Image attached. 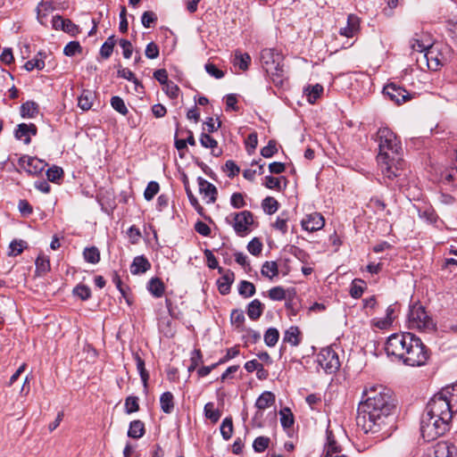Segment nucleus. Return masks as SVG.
Returning <instances> with one entry per match:
<instances>
[{"label": "nucleus", "instance_id": "obj_1", "mask_svg": "<svg viewBox=\"0 0 457 457\" xmlns=\"http://www.w3.org/2000/svg\"><path fill=\"white\" fill-rule=\"evenodd\" d=\"M365 399L359 403L356 425L365 434H377L387 424L395 408L391 389L370 384L363 391Z\"/></svg>", "mask_w": 457, "mask_h": 457}, {"label": "nucleus", "instance_id": "obj_2", "mask_svg": "<svg viewBox=\"0 0 457 457\" xmlns=\"http://www.w3.org/2000/svg\"><path fill=\"white\" fill-rule=\"evenodd\" d=\"M448 391L441 390L428 402L426 412L421 418L420 432L426 441H432L443 436L449 429V423L457 408L446 398Z\"/></svg>", "mask_w": 457, "mask_h": 457}, {"label": "nucleus", "instance_id": "obj_3", "mask_svg": "<svg viewBox=\"0 0 457 457\" xmlns=\"http://www.w3.org/2000/svg\"><path fill=\"white\" fill-rule=\"evenodd\" d=\"M379 153L377 156L378 167L389 180L399 177L403 161L400 157L401 143L396 135L388 128H380L377 132Z\"/></svg>", "mask_w": 457, "mask_h": 457}, {"label": "nucleus", "instance_id": "obj_4", "mask_svg": "<svg viewBox=\"0 0 457 457\" xmlns=\"http://www.w3.org/2000/svg\"><path fill=\"white\" fill-rule=\"evenodd\" d=\"M282 56L274 49L266 48L261 52V62L263 69L270 74L275 83L282 81L283 65H281Z\"/></svg>", "mask_w": 457, "mask_h": 457}, {"label": "nucleus", "instance_id": "obj_5", "mask_svg": "<svg viewBox=\"0 0 457 457\" xmlns=\"http://www.w3.org/2000/svg\"><path fill=\"white\" fill-rule=\"evenodd\" d=\"M429 358L428 351L422 341L415 336L409 345L406 355L401 358L403 363L411 367H420L427 363Z\"/></svg>", "mask_w": 457, "mask_h": 457}, {"label": "nucleus", "instance_id": "obj_6", "mask_svg": "<svg viewBox=\"0 0 457 457\" xmlns=\"http://www.w3.org/2000/svg\"><path fill=\"white\" fill-rule=\"evenodd\" d=\"M415 335L405 333H395L391 335L386 343V352L387 355H392L399 360L406 355L409 345L413 342Z\"/></svg>", "mask_w": 457, "mask_h": 457}, {"label": "nucleus", "instance_id": "obj_7", "mask_svg": "<svg viewBox=\"0 0 457 457\" xmlns=\"http://www.w3.org/2000/svg\"><path fill=\"white\" fill-rule=\"evenodd\" d=\"M408 325L410 328L419 330H432L434 323L432 319L428 315L425 309L419 304H413L408 314Z\"/></svg>", "mask_w": 457, "mask_h": 457}, {"label": "nucleus", "instance_id": "obj_8", "mask_svg": "<svg viewBox=\"0 0 457 457\" xmlns=\"http://www.w3.org/2000/svg\"><path fill=\"white\" fill-rule=\"evenodd\" d=\"M236 234L245 237L251 231L253 223V215L250 211H243L233 214V222H229Z\"/></svg>", "mask_w": 457, "mask_h": 457}, {"label": "nucleus", "instance_id": "obj_9", "mask_svg": "<svg viewBox=\"0 0 457 457\" xmlns=\"http://www.w3.org/2000/svg\"><path fill=\"white\" fill-rule=\"evenodd\" d=\"M317 362L320 369L326 371H338L340 361L337 353L330 349H322L317 356Z\"/></svg>", "mask_w": 457, "mask_h": 457}, {"label": "nucleus", "instance_id": "obj_10", "mask_svg": "<svg viewBox=\"0 0 457 457\" xmlns=\"http://www.w3.org/2000/svg\"><path fill=\"white\" fill-rule=\"evenodd\" d=\"M424 457H457V447L450 442L441 441L428 448Z\"/></svg>", "mask_w": 457, "mask_h": 457}, {"label": "nucleus", "instance_id": "obj_11", "mask_svg": "<svg viewBox=\"0 0 457 457\" xmlns=\"http://www.w3.org/2000/svg\"><path fill=\"white\" fill-rule=\"evenodd\" d=\"M383 92L391 101L395 102L398 105L411 99V94L395 83L387 84L384 87Z\"/></svg>", "mask_w": 457, "mask_h": 457}, {"label": "nucleus", "instance_id": "obj_12", "mask_svg": "<svg viewBox=\"0 0 457 457\" xmlns=\"http://www.w3.org/2000/svg\"><path fill=\"white\" fill-rule=\"evenodd\" d=\"M423 57L428 67L433 71H437L446 62L445 56L440 52L439 46L435 44L427 49Z\"/></svg>", "mask_w": 457, "mask_h": 457}, {"label": "nucleus", "instance_id": "obj_13", "mask_svg": "<svg viewBox=\"0 0 457 457\" xmlns=\"http://www.w3.org/2000/svg\"><path fill=\"white\" fill-rule=\"evenodd\" d=\"M19 164L29 174L31 175L40 174L46 165V162L42 160L28 155L21 157L19 160Z\"/></svg>", "mask_w": 457, "mask_h": 457}, {"label": "nucleus", "instance_id": "obj_14", "mask_svg": "<svg viewBox=\"0 0 457 457\" xmlns=\"http://www.w3.org/2000/svg\"><path fill=\"white\" fill-rule=\"evenodd\" d=\"M302 228L309 232L321 229L325 225L323 216L319 212L307 214L301 221Z\"/></svg>", "mask_w": 457, "mask_h": 457}, {"label": "nucleus", "instance_id": "obj_15", "mask_svg": "<svg viewBox=\"0 0 457 457\" xmlns=\"http://www.w3.org/2000/svg\"><path fill=\"white\" fill-rule=\"evenodd\" d=\"M218 272L222 275L217 280L219 292L222 295H226L230 292L231 285L235 280V273L230 270H224L223 268H218Z\"/></svg>", "mask_w": 457, "mask_h": 457}, {"label": "nucleus", "instance_id": "obj_16", "mask_svg": "<svg viewBox=\"0 0 457 457\" xmlns=\"http://www.w3.org/2000/svg\"><path fill=\"white\" fill-rule=\"evenodd\" d=\"M199 192L204 198L207 204H213L217 199L218 190L216 187L204 179L202 177L197 179Z\"/></svg>", "mask_w": 457, "mask_h": 457}, {"label": "nucleus", "instance_id": "obj_17", "mask_svg": "<svg viewBox=\"0 0 457 457\" xmlns=\"http://www.w3.org/2000/svg\"><path fill=\"white\" fill-rule=\"evenodd\" d=\"M275 403V395L270 391L263 392L256 400L255 407L258 409L253 420L262 417V411L270 407Z\"/></svg>", "mask_w": 457, "mask_h": 457}, {"label": "nucleus", "instance_id": "obj_18", "mask_svg": "<svg viewBox=\"0 0 457 457\" xmlns=\"http://www.w3.org/2000/svg\"><path fill=\"white\" fill-rule=\"evenodd\" d=\"M37 133V126L34 123H21L15 129V137L22 140L24 144L29 145L31 141L30 137Z\"/></svg>", "mask_w": 457, "mask_h": 457}, {"label": "nucleus", "instance_id": "obj_19", "mask_svg": "<svg viewBox=\"0 0 457 457\" xmlns=\"http://www.w3.org/2000/svg\"><path fill=\"white\" fill-rule=\"evenodd\" d=\"M360 31V18L355 14H349L346 26L339 29V34L343 37L352 38Z\"/></svg>", "mask_w": 457, "mask_h": 457}, {"label": "nucleus", "instance_id": "obj_20", "mask_svg": "<svg viewBox=\"0 0 457 457\" xmlns=\"http://www.w3.org/2000/svg\"><path fill=\"white\" fill-rule=\"evenodd\" d=\"M54 6L51 0H41L37 6V19L41 25L47 26L48 17L54 12Z\"/></svg>", "mask_w": 457, "mask_h": 457}, {"label": "nucleus", "instance_id": "obj_21", "mask_svg": "<svg viewBox=\"0 0 457 457\" xmlns=\"http://www.w3.org/2000/svg\"><path fill=\"white\" fill-rule=\"evenodd\" d=\"M410 45L414 52L425 54L427 49L430 48L434 44L431 42V39L429 38L428 35L416 34L415 37L411 39Z\"/></svg>", "mask_w": 457, "mask_h": 457}, {"label": "nucleus", "instance_id": "obj_22", "mask_svg": "<svg viewBox=\"0 0 457 457\" xmlns=\"http://www.w3.org/2000/svg\"><path fill=\"white\" fill-rule=\"evenodd\" d=\"M327 443L325 445V452L323 457L331 456V454L340 453L342 452L341 445L337 442L333 432L329 429L326 431Z\"/></svg>", "mask_w": 457, "mask_h": 457}, {"label": "nucleus", "instance_id": "obj_23", "mask_svg": "<svg viewBox=\"0 0 457 457\" xmlns=\"http://www.w3.org/2000/svg\"><path fill=\"white\" fill-rule=\"evenodd\" d=\"M151 269L150 262L143 255L134 258L130 265V272L133 275H138L146 272Z\"/></svg>", "mask_w": 457, "mask_h": 457}, {"label": "nucleus", "instance_id": "obj_24", "mask_svg": "<svg viewBox=\"0 0 457 457\" xmlns=\"http://www.w3.org/2000/svg\"><path fill=\"white\" fill-rule=\"evenodd\" d=\"M264 304L258 299L253 300L247 305V315L252 320H257L263 313Z\"/></svg>", "mask_w": 457, "mask_h": 457}, {"label": "nucleus", "instance_id": "obj_25", "mask_svg": "<svg viewBox=\"0 0 457 457\" xmlns=\"http://www.w3.org/2000/svg\"><path fill=\"white\" fill-rule=\"evenodd\" d=\"M200 144L205 148H211L212 155L218 157L222 154L221 149L218 148V142L207 133H202Z\"/></svg>", "mask_w": 457, "mask_h": 457}, {"label": "nucleus", "instance_id": "obj_26", "mask_svg": "<svg viewBox=\"0 0 457 457\" xmlns=\"http://www.w3.org/2000/svg\"><path fill=\"white\" fill-rule=\"evenodd\" d=\"M147 290L154 297L160 298L164 294L165 286L159 278H152L147 283Z\"/></svg>", "mask_w": 457, "mask_h": 457}, {"label": "nucleus", "instance_id": "obj_27", "mask_svg": "<svg viewBox=\"0 0 457 457\" xmlns=\"http://www.w3.org/2000/svg\"><path fill=\"white\" fill-rule=\"evenodd\" d=\"M39 112L38 104L33 101H27L21 106V116L24 119L35 118Z\"/></svg>", "mask_w": 457, "mask_h": 457}, {"label": "nucleus", "instance_id": "obj_28", "mask_svg": "<svg viewBox=\"0 0 457 457\" xmlns=\"http://www.w3.org/2000/svg\"><path fill=\"white\" fill-rule=\"evenodd\" d=\"M303 93L307 97V101L310 104H314L321 96L323 87L320 84L308 86L304 88Z\"/></svg>", "mask_w": 457, "mask_h": 457}, {"label": "nucleus", "instance_id": "obj_29", "mask_svg": "<svg viewBox=\"0 0 457 457\" xmlns=\"http://www.w3.org/2000/svg\"><path fill=\"white\" fill-rule=\"evenodd\" d=\"M283 340L293 346L298 345L301 342V332L298 327L292 326L287 329Z\"/></svg>", "mask_w": 457, "mask_h": 457}, {"label": "nucleus", "instance_id": "obj_30", "mask_svg": "<svg viewBox=\"0 0 457 457\" xmlns=\"http://www.w3.org/2000/svg\"><path fill=\"white\" fill-rule=\"evenodd\" d=\"M95 93L90 90H83L78 98V105L83 111H88L93 105Z\"/></svg>", "mask_w": 457, "mask_h": 457}, {"label": "nucleus", "instance_id": "obj_31", "mask_svg": "<svg viewBox=\"0 0 457 457\" xmlns=\"http://www.w3.org/2000/svg\"><path fill=\"white\" fill-rule=\"evenodd\" d=\"M145 434V424L139 420L130 422L128 430V436L135 439L141 438Z\"/></svg>", "mask_w": 457, "mask_h": 457}, {"label": "nucleus", "instance_id": "obj_32", "mask_svg": "<svg viewBox=\"0 0 457 457\" xmlns=\"http://www.w3.org/2000/svg\"><path fill=\"white\" fill-rule=\"evenodd\" d=\"M160 406L162 411L166 414H170L173 411L174 396L170 392H165L161 395Z\"/></svg>", "mask_w": 457, "mask_h": 457}, {"label": "nucleus", "instance_id": "obj_33", "mask_svg": "<svg viewBox=\"0 0 457 457\" xmlns=\"http://www.w3.org/2000/svg\"><path fill=\"white\" fill-rule=\"evenodd\" d=\"M45 57V54L42 53V52H39L37 56H35L33 59L28 61L25 62L24 64V68L28 71H33L34 69H37V70H43L45 68V62H44V58Z\"/></svg>", "mask_w": 457, "mask_h": 457}, {"label": "nucleus", "instance_id": "obj_34", "mask_svg": "<svg viewBox=\"0 0 457 457\" xmlns=\"http://www.w3.org/2000/svg\"><path fill=\"white\" fill-rule=\"evenodd\" d=\"M262 276L272 279L278 274V267L276 262H265L261 270Z\"/></svg>", "mask_w": 457, "mask_h": 457}, {"label": "nucleus", "instance_id": "obj_35", "mask_svg": "<svg viewBox=\"0 0 457 457\" xmlns=\"http://www.w3.org/2000/svg\"><path fill=\"white\" fill-rule=\"evenodd\" d=\"M256 292L255 286L247 280L240 281L238 285V294L244 298L253 296Z\"/></svg>", "mask_w": 457, "mask_h": 457}, {"label": "nucleus", "instance_id": "obj_36", "mask_svg": "<svg viewBox=\"0 0 457 457\" xmlns=\"http://www.w3.org/2000/svg\"><path fill=\"white\" fill-rule=\"evenodd\" d=\"M419 217L429 224L435 225L438 220V216L431 207H425L419 210Z\"/></svg>", "mask_w": 457, "mask_h": 457}, {"label": "nucleus", "instance_id": "obj_37", "mask_svg": "<svg viewBox=\"0 0 457 457\" xmlns=\"http://www.w3.org/2000/svg\"><path fill=\"white\" fill-rule=\"evenodd\" d=\"M250 62L251 57L247 53L242 54L238 51L236 52L234 64L238 66L240 70L246 71L249 68Z\"/></svg>", "mask_w": 457, "mask_h": 457}, {"label": "nucleus", "instance_id": "obj_38", "mask_svg": "<svg viewBox=\"0 0 457 457\" xmlns=\"http://www.w3.org/2000/svg\"><path fill=\"white\" fill-rule=\"evenodd\" d=\"M83 256L86 262L96 264L100 261V252L96 246L84 249Z\"/></svg>", "mask_w": 457, "mask_h": 457}, {"label": "nucleus", "instance_id": "obj_39", "mask_svg": "<svg viewBox=\"0 0 457 457\" xmlns=\"http://www.w3.org/2000/svg\"><path fill=\"white\" fill-rule=\"evenodd\" d=\"M204 411L205 417L213 423L217 422L221 416L220 411L218 409H215L214 403L212 402L207 403L204 405Z\"/></svg>", "mask_w": 457, "mask_h": 457}, {"label": "nucleus", "instance_id": "obj_40", "mask_svg": "<svg viewBox=\"0 0 457 457\" xmlns=\"http://www.w3.org/2000/svg\"><path fill=\"white\" fill-rule=\"evenodd\" d=\"M278 202L271 196H267L262 203L263 211L268 214L275 213L278 209Z\"/></svg>", "mask_w": 457, "mask_h": 457}, {"label": "nucleus", "instance_id": "obj_41", "mask_svg": "<svg viewBox=\"0 0 457 457\" xmlns=\"http://www.w3.org/2000/svg\"><path fill=\"white\" fill-rule=\"evenodd\" d=\"M280 423L285 428H289L294 424V415L289 408H284L279 411Z\"/></svg>", "mask_w": 457, "mask_h": 457}, {"label": "nucleus", "instance_id": "obj_42", "mask_svg": "<svg viewBox=\"0 0 457 457\" xmlns=\"http://www.w3.org/2000/svg\"><path fill=\"white\" fill-rule=\"evenodd\" d=\"M279 338V332L275 328H270L264 334V342L268 346H274Z\"/></svg>", "mask_w": 457, "mask_h": 457}, {"label": "nucleus", "instance_id": "obj_43", "mask_svg": "<svg viewBox=\"0 0 457 457\" xmlns=\"http://www.w3.org/2000/svg\"><path fill=\"white\" fill-rule=\"evenodd\" d=\"M111 105L112 107L118 112L119 113L122 115H127L129 112V110L123 101V99L120 96H112L111 98Z\"/></svg>", "mask_w": 457, "mask_h": 457}, {"label": "nucleus", "instance_id": "obj_44", "mask_svg": "<svg viewBox=\"0 0 457 457\" xmlns=\"http://www.w3.org/2000/svg\"><path fill=\"white\" fill-rule=\"evenodd\" d=\"M220 433L225 440H228L233 433V422L231 418H225L220 425Z\"/></svg>", "mask_w": 457, "mask_h": 457}, {"label": "nucleus", "instance_id": "obj_45", "mask_svg": "<svg viewBox=\"0 0 457 457\" xmlns=\"http://www.w3.org/2000/svg\"><path fill=\"white\" fill-rule=\"evenodd\" d=\"M287 220V215L286 213H281L279 216H278L276 221L272 224V227L285 235L288 228Z\"/></svg>", "mask_w": 457, "mask_h": 457}, {"label": "nucleus", "instance_id": "obj_46", "mask_svg": "<svg viewBox=\"0 0 457 457\" xmlns=\"http://www.w3.org/2000/svg\"><path fill=\"white\" fill-rule=\"evenodd\" d=\"M26 247V242L23 240H13L11 242L9 245V253L10 256H17L21 254L23 249Z\"/></svg>", "mask_w": 457, "mask_h": 457}, {"label": "nucleus", "instance_id": "obj_47", "mask_svg": "<svg viewBox=\"0 0 457 457\" xmlns=\"http://www.w3.org/2000/svg\"><path fill=\"white\" fill-rule=\"evenodd\" d=\"M270 442V439L268 436H258L253 441V450L257 453H262L269 447Z\"/></svg>", "mask_w": 457, "mask_h": 457}, {"label": "nucleus", "instance_id": "obj_48", "mask_svg": "<svg viewBox=\"0 0 457 457\" xmlns=\"http://www.w3.org/2000/svg\"><path fill=\"white\" fill-rule=\"evenodd\" d=\"M73 294L82 301H86L91 297L90 288L87 286L82 284H79L74 287Z\"/></svg>", "mask_w": 457, "mask_h": 457}, {"label": "nucleus", "instance_id": "obj_49", "mask_svg": "<svg viewBox=\"0 0 457 457\" xmlns=\"http://www.w3.org/2000/svg\"><path fill=\"white\" fill-rule=\"evenodd\" d=\"M82 52V47L78 41H71L69 42L63 49V54L66 56H73L76 54H80Z\"/></svg>", "mask_w": 457, "mask_h": 457}, {"label": "nucleus", "instance_id": "obj_50", "mask_svg": "<svg viewBox=\"0 0 457 457\" xmlns=\"http://www.w3.org/2000/svg\"><path fill=\"white\" fill-rule=\"evenodd\" d=\"M395 312V305H389L386 311V318L380 321H378V326L379 328H386V326L391 325L393 320H395L394 313Z\"/></svg>", "mask_w": 457, "mask_h": 457}, {"label": "nucleus", "instance_id": "obj_51", "mask_svg": "<svg viewBox=\"0 0 457 457\" xmlns=\"http://www.w3.org/2000/svg\"><path fill=\"white\" fill-rule=\"evenodd\" d=\"M139 410L138 397L129 396L125 400V411L128 414L136 412Z\"/></svg>", "mask_w": 457, "mask_h": 457}, {"label": "nucleus", "instance_id": "obj_52", "mask_svg": "<svg viewBox=\"0 0 457 457\" xmlns=\"http://www.w3.org/2000/svg\"><path fill=\"white\" fill-rule=\"evenodd\" d=\"M159 184L155 181H151L147 184L144 192V197L146 201H151L154 195L159 192Z\"/></svg>", "mask_w": 457, "mask_h": 457}, {"label": "nucleus", "instance_id": "obj_53", "mask_svg": "<svg viewBox=\"0 0 457 457\" xmlns=\"http://www.w3.org/2000/svg\"><path fill=\"white\" fill-rule=\"evenodd\" d=\"M269 297L273 301H282L286 298V290L282 287H274L268 291Z\"/></svg>", "mask_w": 457, "mask_h": 457}, {"label": "nucleus", "instance_id": "obj_54", "mask_svg": "<svg viewBox=\"0 0 457 457\" xmlns=\"http://www.w3.org/2000/svg\"><path fill=\"white\" fill-rule=\"evenodd\" d=\"M247 250L254 256H258L262 251V243L259 238H253L247 245Z\"/></svg>", "mask_w": 457, "mask_h": 457}, {"label": "nucleus", "instance_id": "obj_55", "mask_svg": "<svg viewBox=\"0 0 457 457\" xmlns=\"http://www.w3.org/2000/svg\"><path fill=\"white\" fill-rule=\"evenodd\" d=\"M63 175V170L58 166H53L46 170V176L48 180L56 182Z\"/></svg>", "mask_w": 457, "mask_h": 457}, {"label": "nucleus", "instance_id": "obj_56", "mask_svg": "<svg viewBox=\"0 0 457 457\" xmlns=\"http://www.w3.org/2000/svg\"><path fill=\"white\" fill-rule=\"evenodd\" d=\"M277 144L275 140H270L268 145L262 148L261 154L264 158H270L277 153Z\"/></svg>", "mask_w": 457, "mask_h": 457}, {"label": "nucleus", "instance_id": "obj_57", "mask_svg": "<svg viewBox=\"0 0 457 457\" xmlns=\"http://www.w3.org/2000/svg\"><path fill=\"white\" fill-rule=\"evenodd\" d=\"M156 21L157 17L155 13L151 11H146L142 14L141 22L145 28H151Z\"/></svg>", "mask_w": 457, "mask_h": 457}, {"label": "nucleus", "instance_id": "obj_58", "mask_svg": "<svg viewBox=\"0 0 457 457\" xmlns=\"http://www.w3.org/2000/svg\"><path fill=\"white\" fill-rule=\"evenodd\" d=\"M230 321L232 325H236L237 328L241 327L245 322V315L241 310H233L230 314Z\"/></svg>", "mask_w": 457, "mask_h": 457}, {"label": "nucleus", "instance_id": "obj_59", "mask_svg": "<svg viewBox=\"0 0 457 457\" xmlns=\"http://www.w3.org/2000/svg\"><path fill=\"white\" fill-rule=\"evenodd\" d=\"M361 284H363V281L361 279H355L353 281L350 289V295L353 298H359L361 296L363 293V287L361 286Z\"/></svg>", "mask_w": 457, "mask_h": 457}, {"label": "nucleus", "instance_id": "obj_60", "mask_svg": "<svg viewBox=\"0 0 457 457\" xmlns=\"http://www.w3.org/2000/svg\"><path fill=\"white\" fill-rule=\"evenodd\" d=\"M50 269V263L47 259L43 256H38L36 260V270L39 274L46 273Z\"/></svg>", "mask_w": 457, "mask_h": 457}, {"label": "nucleus", "instance_id": "obj_61", "mask_svg": "<svg viewBox=\"0 0 457 457\" xmlns=\"http://www.w3.org/2000/svg\"><path fill=\"white\" fill-rule=\"evenodd\" d=\"M204 69L210 76L218 79L223 78L225 75L221 70L218 69L216 65L212 62H207L204 65Z\"/></svg>", "mask_w": 457, "mask_h": 457}, {"label": "nucleus", "instance_id": "obj_62", "mask_svg": "<svg viewBox=\"0 0 457 457\" xmlns=\"http://www.w3.org/2000/svg\"><path fill=\"white\" fill-rule=\"evenodd\" d=\"M230 204L235 209H240L245 206L246 203L244 199V195L241 193H234L230 197Z\"/></svg>", "mask_w": 457, "mask_h": 457}, {"label": "nucleus", "instance_id": "obj_63", "mask_svg": "<svg viewBox=\"0 0 457 457\" xmlns=\"http://www.w3.org/2000/svg\"><path fill=\"white\" fill-rule=\"evenodd\" d=\"M145 56L149 59H156L159 56V46L154 42H150L146 45Z\"/></svg>", "mask_w": 457, "mask_h": 457}, {"label": "nucleus", "instance_id": "obj_64", "mask_svg": "<svg viewBox=\"0 0 457 457\" xmlns=\"http://www.w3.org/2000/svg\"><path fill=\"white\" fill-rule=\"evenodd\" d=\"M163 86H165V93L170 98L175 99L178 97L179 93V87L174 82L169 81L167 84H164Z\"/></svg>", "mask_w": 457, "mask_h": 457}]
</instances>
